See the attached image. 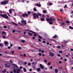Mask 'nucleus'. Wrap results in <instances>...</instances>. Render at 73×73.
<instances>
[{"mask_svg":"<svg viewBox=\"0 0 73 73\" xmlns=\"http://www.w3.org/2000/svg\"><path fill=\"white\" fill-rule=\"evenodd\" d=\"M0 13H3V12L0 11ZM0 15L2 17H3V18H5V19H8V18H9V17H8L7 14H0Z\"/></svg>","mask_w":73,"mask_h":73,"instance_id":"nucleus-1","label":"nucleus"},{"mask_svg":"<svg viewBox=\"0 0 73 73\" xmlns=\"http://www.w3.org/2000/svg\"><path fill=\"white\" fill-rule=\"evenodd\" d=\"M9 2V0H6L4 1H2L1 2V4L2 5H6Z\"/></svg>","mask_w":73,"mask_h":73,"instance_id":"nucleus-2","label":"nucleus"},{"mask_svg":"<svg viewBox=\"0 0 73 73\" xmlns=\"http://www.w3.org/2000/svg\"><path fill=\"white\" fill-rule=\"evenodd\" d=\"M33 17L34 18V19H36L37 17V19H39L40 17H38V15L37 14V13H35L33 14Z\"/></svg>","mask_w":73,"mask_h":73,"instance_id":"nucleus-3","label":"nucleus"},{"mask_svg":"<svg viewBox=\"0 0 73 73\" xmlns=\"http://www.w3.org/2000/svg\"><path fill=\"white\" fill-rule=\"evenodd\" d=\"M22 16L23 17H29V14L26 13H24L22 15Z\"/></svg>","mask_w":73,"mask_h":73,"instance_id":"nucleus-4","label":"nucleus"},{"mask_svg":"<svg viewBox=\"0 0 73 73\" xmlns=\"http://www.w3.org/2000/svg\"><path fill=\"white\" fill-rule=\"evenodd\" d=\"M49 56L50 57H54L55 56L54 53L52 52H49Z\"/></svg>","mask_w":73,"mask_h":73,"instance_id":"nucleus-5","label":"nucleus"},{"mask_svg":"<svg viewBox=\"0 0 73 73\" xmlns=\"http://www.w3.org/2000/svg\"><path fill=\"white\" fill-rule=\"evenodd\" d=\"M12 65H13V66H14V67L15 69H16V68H17L18 67V66H17V65L14 63H13L12 64Z\"/></svg>","mask_w":73,"mask_h":73,"instance_id":"nucleus-6","label":"nucleus"},{"mask_svg":"<svg viewBox=\"0 0 73 73\" xmlns=\"http://www.w3.org/2000/svg\"><path fill=\"white\" fill-rule=\"evenodd\" d=\"M5 67L7 68H9L10 67V64H5Z\"/></svg>","mask_w":73,"mask_h":73,"instance_id":"nucleus-7","label":"nucleus"},{"mask_svg":"<svg viewBox=\"0 0 73 73\" xmlns=\"http://www.w3.org/2000/svg\"><path fill=\"white\" fill-rule=\"evenodd\" d=\"M26 23L27 22H25V21H24V20L23 21V20L21 21V23L22 24L24 23V25H26V24H27Z\"/></svg>","mask_w":73,"mask_h":73,"instance_id":"nucleus-8","label":"nucleus"},{"mask_svg":"<svg viewBox=\"0 0 73 73\" xmlns=\"http://www.w3.org/2000/svg\"><path fill=\"white\" fill-rule=\"evenodd\" d=\"M46 21H47L48 23H49V20L50 21V20H51V19H50L48 18H46Z\"/></svg>","mask_w":73,"mask_h":73,"instance_id":"nucleus-9","label":"nucleus"},{"mask_svg":"<svg viewBox=\"0 0 73 73\" xmlns=\"http://www.w3.org/2000/svg\"><path fill=\"white\" fill-rule=\"evenodd\" d=\"M52 38H54L56 39V38H58V36L57 35H55L52 37Z\"/></svg>","mask_w":73,"mask_h":73,"instance_id":"nucleus-10","label":"nucleus"},{"mask_svg":"<svg viewBox=\"0 0 73 73\" xmlns=\"http://www.w3.org/2000/svg\"><path fill=\"white\" fill-rule=\"evenodd\" d=\"M33 33L34 34V37H37V33L34 32Z\"/></svg>","mask_w":73,"mask_h":73,"instance_id":"nucleus-11","label":"nucleus"},{"mask_svg":"<svg viewBox=\"0 0 73 73\" xmlns=\"http://www.w3.org/2000/svg\"><path fill=\"white\" fill-rule=\"evenodd\" d=\"M40 68H41V69H44V66H42V64H40Z\"/></svg>","mask_w":73,"mask_h":73,"instance_id":"nucleus-12","label":"nucleus"},{"mask_svg":"<svg viewBox=\"0 0 73 73\" xmlns=\"http://www.w3.org/2000/svg\"><path fill=\"white\" fill-rule=\"evenodd\" d=\"M2 35H4V36H5L6 35V33L4 32V31H2Z\"/></svg>","mask_w":73,"mask_h":73,"instance_id":"nucleus-13","label":"nucleus"},{"mask_svg":"<svg viewBox=\"0 0 73 73\" xmlns=\"http://www.w3.org/2000/svg\"><path fill=\"white\" fill-rule=\"evenodd\" d=\"M36 6H37V7H40L41 6V5L40 4H35Z\"/></svg>","mask_w":73,"mask_h":73,"instance_id":"nucleus-14","label":"nucleus"},{"mask_svg":"<svg viewBox=\"0 0 73 73\" xmlns=\"http://www.w3.org/2000/svg\"><path fill=\"white\" fill-rule=\"evenodd\" d=\"M9 12L10 14H12V11H11V9L9 10Z\"/></svg>","mask_w":73,"mask_h":73,"instance_id":"nucleus-15","label":"nucleus"},{"mask_svg":"<svg viewBox=\"0 0 73 73\" xmlns=\"http://www.w3.org/2000/svg\"><path fill=\"white\" fill-rule=\"evenodd\" d=\"M37 14L38 16H41V14L39 12H38L37 13Z\"/></svg>","mask_w":73,"mask_h":73,"instance_id":"nucleus-16","label":"nucleus"},{"mask_svg":"<svg viewBox=\"0 0 73 73\" xmlns=\"http://www.w3.org/2000/svg\"><path fill=\"white\" fill-rule=\"evenodd\" d=\"M0 46H1L2 48L4 46V45L2 43H0Z\"/></svg>","mask_w":73,"mask_h":73,"instance_id":"nucleus-17","label":"nucleus"},{"mask_svg":"<svg viewBox=\"0 0 73 73\" xmlns=\"http://www.w3.org/2000/svg\"><path fill=\"white\" fill-rule=\"evenodd\" d=\"M36 70L38 71V72H39V71L41 70V69H40V68H38L36 69Z\"/></svg>","mask_w":73,"mask_h":73,"instance_id":"nucleus-18","label":"nucleus"},{"mask_svg":"<svg viewBox=\"0 0 73 73\" xmlns=\"http://www.w3.org/2000/svg\"><path fill=\"white\" fill-rule=\"evenodd\" d=\"M6 69H4V70H2V72H3V73H5V72H6Z\"/></svg>","mask_w":73,"mask_h":73,"instance_id":"nucleus-19","label":"nucleus"},{"mask_svg":"<svg viewBox=\"0 0 73 73\" xmlns=\"http://www.w3.org/2000/svg\"><path fill=\"white\" fill-rule=\"evenodd\" d=\"M33 11H35V12H36L37 11V9L36 7H34L33 9Z\"/></svg>","mask_w":73,"mask_h":73,"instance_id":"nucleus-20","label":"nucleus"},{"mask_svg":"<svg viewBox=\"0 0 73 73\" xmlns=\"http://www.w3.org/2000/svg\"><path fill=\"white\" fill-rule=\"evenodd\" d=\"M58 70L57 69H55V72L56 73H58Z\"/></svg>","mask_w":73,"mask_h":73,"instance_id":"nucleus-21","label":"nucleus"},{"mask_svg":"<svg viewBox=\"0 0 73 73\" xmlns=\"http://www.w3.org/2000/svg\"><path fill=\"white\" fill-rule=\"evenodd\" d=\"M42 12L43 13H46V11L45 10H44L42 11Z\"/></svg>","mask_w":73,"mask_h":73,"instance_id":"nucleus-22","label":"nucleus"},{"mask_svg":"<svg viewBox=\"0 0 73 73\" xmlns=\"http://www.w3.org/2000/svg\"><path fill=\"white\" fill-rule=\"evenodd\" d=\"M40 20L42 21H45V20H44V19L43 18H41V19Z\"/></svg>","mask_w":73,"mask_h":73,"instance_id":"nucleus-23","label":"nucleus"},{"mask_svg":"<svg viewBox=\"0 0 73 73\" xmlns=\"http://www.w3.org/2000/svg\"><path fill=\"white\" fill-rule=\"evenodd\" d=\"M50 40V41H54V42H55V41H56L55 40H54L53 39H51Z\"/></svg>","mask_w":73,"mask_h":73,"instance_id":"nucleus-24","label":"nucleus"},{"mask_svg":"<svg viewBox=\"0 0 73 73\" xmlns=\"http://www.w3.org/2000/svg\"><path fill=\"white\" fill-rule=\"evenodd\" d=\"M69 28L70 29H73V27H72L71 26H70L69 27Z\"/></svg>","mask_w":73,"mask_h":73,"instance_id":"nucleus-25","label":"nucleus"},{"mask_svg":"<svg viewBox=\"0 0 73 73\" xmlns=\"http://www.w3.org/2000/svg\"><path fill=\"white\" fill-rule=\"evenodd\" d=\"M28 33L29 36H32V33L28 32Z\"/></svg>","mask_w":73,"mask_h":73,"instance_id":"nucleus-26","label":"nucleus"},{"mask_svg":"<svg viewBox=\"0 0 73 73\" xmlns=\"http://www.w3.org/2000/svg\"><path fill=\"white\" fill-rule=\"evenodd\" d=\"M50 20H50V21H52V22H53V20H52V17H50Z\"/></svg>","mask_w":73,"mask_h":73,"instance_id":"nucleus-27","label":"nucleus"},{"mask_svg":"<svg viewBox=\"0 0 73 73\" xmlns=\"http://www.w3.org/2000/svg\"><path fill=\"white\" fill-rule=\"evenodd\" d=\"M29 32H32V33H34V31H32V30H29Z\"/></svg>","mask_w":73,"mask_h":73,"instance_id":"nucleus-28","label":"nucleus"},{"mask_svg":"<svg viewBox=\"0 0 73 73\" xmlns=\"http://www.w3.org/2000/svg\"><path fill=\"white\" fill-rule=\"evenodd\" d=\"M12 23L13 24H14L15 25H17V26H18V25H17V24H16V23H13V22Z\"/></svg>","mask_w":73,"mask_h":73,"instance_id":"nucleus-29","label":"nucleus"},{"mask_svg":"<svg viewBox=\"0 0 73 73\" xmlns=\"http://www.w3.org/2000/svg\"><path fill=\"white\" fill-rule=\"evenodd\" d=\"M49 24H50V25H52V24H53V22L50 21L49 23Z\"/></svg>","mask_w":73,"mask_h":73,"instance_id":"nucleus-30","label":"nucleus"},{"mask_svg":"<svg viewBox=\"0 0 73 73\" xmlns=\"http://www.w3.org/2000/svg\"><path fill=\"white\" fill-rule=\"evenodd\" d=\"M13 71L14 73H16V70H15V69H13Z\"/></svg>","mask_w":73,"mask_h":73,"instance_id":"nucleus-31","label":"nucleus"},{"mask_svg":"<svg viewBox=\"0 0 73 73\" xmlns=\"http://www.w3.org/2000/svg\"><path fill=\"white\" fill-rule=\"evenodd\" d=\"M21 42H22L24 43V42H25V40H21Z\"/></svg>","mask_w":73,"mask_h":73,"instance_id":"nucleus-32","label":"nucleus"},{"mask_svg":"<svg viewBox=\"0 0 73 73\" xmlns=\"http://www.w3.org/2000/svg\"><path fill=\"white\" fill-rule=\"evenodd\" d=\"M17 72H21V70L20 69H18V70H17Z\"/></svg>","mask_w":73,"mask_h":73,"instance_id":"nucleus-33","label":"nucleus"},{"mask_svg":"<svg viewBox=\"0 0 73 73\" xmlns=\"http://www.w3.org/2000/svg\"><path fill=\"white\" fill-rule=\"evenodd\" d=\"M66 23H67L68 24H69V23H70V22H69V21H66Z\"/></svg>","mask_w":73,"mask_h":73,"instance_id":"nucleus-34","label":"nucleus"},{"mask_svg":"<svg viewBox=\"0 0 73 73\" xmlns=\"http://www.w3.org/2000/svg\"><path fill=\"white\" fill-rule=\"evenodd\" d=\"M56 48H58V49H60V48H61V47H60L59 46H57Z\"/></svg>","mask_w":73,"mask_h":73,"instance_id":"nucleus-35","label":"nucleus"},{"mask_svg":"<svg viewBox=\"0 0 73 73\" xmlns=\"http://www.w3.org/2000/svg\"><path fill=\"white\" fill-rule=\"evenodd\" d=\"M64 8H67V6L66 5H65L64 6Z\"/></svg>","mask_w":73,"mask_h":73,"instance_id":"nucleus-36","label":"nucleus"},{"mask_svg":"<svg viewBox=\"0 0 73 73\" xmlns=\"http://www.w3.org/2000/svg\"><path fill=\"white\" fill-rule=\"evenodd\" d=\"M27 13L28 14H30V13H31V12L30 11H29L27 12Z\"/></svg>","mask_w":73,"mask_h":73,"instance_id":"nucleus-37","label":"nucleus"},{"mask_svg":"<svg viewBox=\"0 0 73 73\" xmlns=\"http://www.w3.org/2000/svg\"><path fill=\"white\" fill-rule=\"evenodd\" d=\"M38 37L39 38H40V39H41V38H42V37H41V36H38Z\"/></svg>","mask_w":73,"mask_h":73,"instance_id":"nucleus-38","label":"nucleus"},{"mask_svg":"<svg viewBox=\"0 0 73 73\" xmlns=\"http://www.w3.org/2000/svg\"><path fill=\"white\" fill-rule=\"evenodd\" d=\"M5 45H7V44H8V42L6 41V42H5Z\"/></svg>","mask_w":73,"mask_h":73,"instance_id":"nucleus-39","label":"nucleus"},{"mask_svg":"<svg viewBox=\"0 0 73 73\" xmlns=\"http://www.w3.org/2000/svg\"><path fill=\"white\" fill-rule=\"evenodd\" d=\"M9 62H10V63H13V61H12V60H10L9 61Z\"/></svg>","mask_w":73,"mask_h":73,"instance_id":"nucleus-40","label":"nucleus"},{"mask_svg":"<svg viewBox=\"0 0 73 73\" xmlns=\"http://www.w3.org/2000/svg\"><path fill=\"white\" fill-rule=\"evenodd\" d=\"M64 22H63V23H62V24H60V25H64Z\"/></svg>","mask_w":73,"mask_h":73,"instance_id":"nucleus-41","label":"nucleus"},{"mask_svg":"<svg viewBox=\"0 0 73 73\" xmlns=\"http://www.w3.org/2000/svg\"><path fill=\"white\" fill-rule=\"evenodd\" d=\"M59 52L60 53H62V51H59Z\"/></svg>","mask_w":73,"mask_h":73,"instance_id":"nucleus-42","label":"nucleus"},{"mask_svg":"<svg viewBox=\"0 0 73 73\" xmlns=\"http://www.w3.org/2000/svg\"><path fill=\"white\" fill-rule=\"evenodd\" d=\"M38 55L40 56H42V54H41V53H39Z\"/></svg>","mask_w":73,"mask_h":73,"instance_id":"nucleus-43","label":"nucleus"},{"mask_svg":"<svg viewBox=\"0 0 73 73\" xmlns=\"http://www.w3.org/2000/svg\"><path fill=\"white\" fill-rule=\"evenodd\" d=\"M49 5H52V3H48Z\"/></svg>","mask_w":73,"mask_h":73,"instance_id":"nucleus-44","label":"nucleus"},{"mask_svg":"<svg viewBox=\"0 0 73 73\" xmlns=\"http://www.w3.org/2000/svg\"><path fill=\"white\" fill-rule=\"evenodd\" d=\"M38 41H39V42H41V39H38Z\"/></svg>","mask_w":73,"mask_h":73,"instance_id":"nucleus-45","label":"nucleus"},{"mask_svg":"<svg viewBox=\"0 0 73 73\" xmlns=\"http://www.w3.org/2000/svg\"><path fill=\"white\" fill-rule=\"evenodd\" d=\"M59 64H62V62H61V61H59Z\"/></svg>","mask_w":73,"mask_h":73,"instance_id":"nucleus-46","label":"nucleus"},{"mask_svg":"<svg viewBox=\"0 0 73 73\" xmlns=\"http://www.w3.org/2000/svg\"><path fill=\"white\" fill-rule=\"evenodd\" d=\"M28 66H30V65H31V63H29L28 64Z\"/></svg>","mask_w":73,"mask_h":73,"instance_id":"nucleus-47","label":"nucleus"},{"mask_svg":"<svg viewBox=\"0 0 73 73\" xmlns=\"http://www.w3.org/2000/svg\"><path fill=\"white\" fill-rule=\"evenodd\" d=\"M13 32V33H15V32H16V31H15V30H13L12 31Z\"/></svg>","mask_w":73,"mask_h":73,"instance_id":"nucleus-48","label":"nucleus"},{"mask_svg":"<svg viewBox=\"0 0 73 73\" xmlns=\"http://www.w3.org/2000/svg\"><path fill=\"white\" fill-rule=\"evenodd\" d=\"M62 73H65V71H64V70H62Z\"/></svg>","mask_w":73,"mask_h":73,"instance_id":"nucleus-49","label":"nucleus"},{"mask_svg":"<svg viewBox=\"0 0 73 73\" xmlns=\"http://www.w3.org/2000/svg\"><path fill=\"white\" fill-rule=\"evenodd\" d=\"M42 17H45V16L43 14L42 15Z\"/></svg>","mask_w":73,"mask_h":73,"instance_id":"nucleus-50","label":"nucleus"},{"mask_svg":"<svg viewBox=\"0 0 73 73\" xmlns=\"http://www.w3.org/2000/svg\"><path fill=\"white\" fill-rule=\"evenodd\" d=\"M48 65H50V62H48Z\"/></svg>","mask_w":73,"mask_h":73,"instance_id":"nucleus-51","label":"nucleus"},{"mask_svg":"<svg viewBox=\"0 0 73 73\" xmlns=\"http://www.w3.org/2000/svg\"><path fill=\"white\" fill-rule=\"evenodd\" d=\"M58 57H61V55L59 54H58Z\"/></svg>","mask_w":73,"mask_h":73,"instance_id":"nucleus-52","label":"nucleus"},{"mask_svg":"<svg viewBox=\"0 0 73 73\" xmlns=\"http://www.w3.org/2000/svg\"><path fill=\"white\" fill-rule=\"evenodd\" d=\"M3 28H7V26H4L3 27Z\"/></svg>","mask_w":73,"mask_h":73,"instance_id":"nucleus-53","label":"nucleus"},{"mask_svg":"<svg viewBox=\"0 0 73 73\" xmlns=\"http://www.w3.org/2000/svg\"><path fill=\"white\" fill-rule=\"evenodd\" d=\"M29 71H30V72H32V69L31 68H30Z\"/></svg>","mask_w":73,"mask_h":73,"instance_id":"nucleus-54","label":"nucleus"},{"mask_svg":"<svg viewBox=\"0 0 73 73\" xmlns=\"http://www.w3.org/2000/svg\"><path fill=\"white\" fill-rule=\"evenodd\" d=\"M18 49H19V50L21 49V47H18Z\"/></svg>","mask_w":73,"mask_h":73,"instance_id":"nucleus-55","label":"nucleus"},{"mask_svg":"<svg viewBox=\"0 0 73 73\" xmlns=\"http://www.w3.org/2000/svg\"><path fill=\"white\" fill-rule=\"evenodd\" d=\"M11 53H12V54L14 53V51H11Z\"/></svg>","mask_w":73,"mask_h":73,"instance_id":"nucleus-56","label":"nucleus"},{"mask_svg":"<svg viewBox=\"0 0 73 73\" xmlns=\"http://www.w3.org/2000/svg\"><path fill=\"white\" fill-rule=\"evenodd\" d=\"M27 62H25L24 63V64L25 65H27Z\"/></svg>","mask_w":73,"mask_h":73,"instance_id":"nucleus-57","label":"nucleus"},{"mask_svg":"<svg viewBox=\"0 0 73 73\" xmlns=\"http://www.w3.org/2000/svg\"><path fill=\"white\" fill-rule=\"evenodd\" d=\"M33 40H35V37H33Z\"/></svg>","mask_w":73,"mask_h":73,"instance_id":"nucleus-58","label":"nucleus"},{"mask_svg":"<svg viewBox=\"0 0 73 73\" xmlns=\"http://www.w3.org/2000/svg\"><path fill=\"white\" fill-rule=\"evenodd\" d=\"M44 62H47V61L46 60H44Z\"/></svg>","mask_w":73,"mask_h":73,"instance_id":"nucleus-59","label":"nucleus"},{"mask_svg":"<svg viewBox=\"0 0 73 73\" xmlns=\"http://www.w3.org/2000/svg\"><path fill=\"white\" fill-rule=\"evenodd\" d=\"M19 69H20L19 68H18V67H17V68H16V70L17 71V70H19Z\"/></svg>","mask_w":73,"mask_h":73,"instance_id":"nucleus-60","label":"nucleus"},{"mask_svg":"<svg viewBox=\"0 0 73 73\" xmlns=\"http://www.w3.org/2000/svg\"><path fill=\"white\" fill-rule=\"evenodd\" d=\"M23 67L22 66H20V69H23Z\"/></svg>","mask_w":73,"mask_h":73,"instance_id":"nucleus-61","label":"nucleus"},{"mask_svg":"<svg viewBox=\"0 0 73 73\" xmlns=\"http://www.w3.org/2000/svg\"><path fill=\"white\" fill-rule=\"evenodd\" d=\"M44 50H42V52H41L42 53H44Z\"/></svg>","mask_w":73,"mask_h":73,"instance_id":"nucleus-62","label":"nucleus"},{"mask_svg":"<svg viewBox=\"0 0 73 73\" xmlns=\"http://www.w3.org/2000/svg\"><path fill=\"white\" fill-rule=\"evenodd\" d=\"M2 38H6V37H5V36H3L2 37Z\"/></svg>","mask_w":73,"mask_h":73,"instance_id":"nucleus-63","label":"nucleus"},{"mask_svg":"<svg viewBox=\"0 0 73 73\" xmlns=\"http://www.w3.org/2000/svg\"><path fill=\"white\" fill-rule=\"evenodd\" d=\"M42 42H43V43H45V41H42Z\"/></svg>","mask_w":73,"mask_h":73,"instance_id":"nucleus-64","label":"nucleus"}]
</instances>
